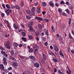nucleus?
Here are the masks:
<instances>
[{"label": "nucleus", "instance_id": "48", "mask_svg": "<svg viewBox=\"0 0 74 74\" xmlns=\"http://www.w3.org/2000/svg\"><path fill=\"white\" fill-rule=\"evenodd\" d=\"M6 47L8 49H10V48L11 47H10V46L8 45H6Z\"/></svg>", "mask_w": 74, "mask_h": 74}, {"label": "nucleus", "instance_id": "23", "mask_svg": "<svg viewBox=\"0 0 74 74\" xmlns=\"http://www.w3.org/2000/svg\"><path fill=\"white\" fill-rule=\"evenodd\" d=\"M34 53L35 55H36V54L38 53V50L37 49H35Z\"/></svg>", "mask_w": 74, "mask_h": 74}, {"label": "nucleus", "instance_id": "60", "mask_svg": "<svg viewBox=\"0 0 74 74\" xmlns=\"http://www.w3.org/2000/svg\"><path fill=\"white\" fill-rule=\"evenodd\" d=\"M55 5L56 6V7H59V5L58 3H55Z\"/></svg>", "mask_w": 74, "mask_h": 74}, {"label": "nucleus", "instance_id": "55", "mask_svg": "<svg viewBox=\"0 0 74 74\" xmlns=\"http://www.w3.org/2000/svg\"><path fill=\"white\" fill-rule=\"evenodd\" d=\"M0 49L1 50H4V48L3 47L1 46H0Z\"/></svg>", "mask_w": 74, "mask_h": 74}, {"label": "nucleus", "instance_id": "63", "mask_svg": "<svg viewBox=\"0 0 74 74\" xmlns=\"http://www.w3.org/2000/svg\"><path fill=\"white\" fill-rule=\"evenodd\" d=\"M2 6L3 7V8H5V5H4V4H2Z\"/></svg>", "mask_w": 74, "mask_h": 74}, {"label": "nucleus", "instance_id": "39", "mask_svg": "<svg viewBox=\"0 0 74 74\" xmlns=\"http://www.w3.org/2000/svg\"><path fill=\"white\" fill-rule=\"evenodd\" d=\"M33 52V49L32 48L30 49H29V52L31 53H32Z\"/></svg>", "mask_w": 74, "mask_h": 74}, {"label": "nucleus", "instance_id": "43", "mask_svg": "<svg viewBox=\"0 0 74 74\" xmlns=\"http://www.w3.org/2000/svg\"><path fill=\"white\" fill-rule=\"evenodd\" d=\"M4 22L5 23H6L7 25L9 23L8 21H7L6 20H4Z\"/></svg>", "mask_w": 74, "mask_h": 74}, {"label": "nucleus", "instance_id": "10", "mask_svg": "<svg viewBox=\"0 0 74 74\" xmlns=\"http://www.w3.org/2000/svg\"><path fill=\"white\" fill-rule=\"evenodd\" d=\"M44 32L45 34V35H46V36H48L49 34V32L48 30L45 29L44 30Z\"/></svg>", "mask_w": 74, "mask_h": 74}, {"label": "nucleus", "instance_id": "25", "mask_svg": "<svg viewBox=\"0 0 74 74\" xmlns=\"http://www.w3.org/2000/svg\"><path fill=\"white\" fill-rule=\"evenodd\" d=\"M11 55V56H13L14 55V52L12 50H11L10 51Z\"/></svg>", "mask_w": 74, "mask_h": 74}, {"label": "nucleus", "instance_id": "42", "mask_svg": "<svg viewBox=\"0 0 74 74\" xmlns=\"http://www.w3.org/2000/svg\"><path fill=\"white\" fill-rule=\"evenodd\" d=\"M26 12H27V14H30V10H26Z\"/></svg>", "mask_w": 74, "mask_h": 74}, {"label": "nucleus", "instance_id": "9", "mask_svg": "<svg viewBox=\"0 0 74 74\" xmlns=\"http://www.w3.org/2000/svg\"><path fill=\"white\" fill-rule=\"evenodd\" d=\"M36 19H37V20H38V21H41L43 20V19H42V18L41 17H38L37 16H36Z\"/></svg>", "mask_w": 74, "mask_h": 74}, {"label": "nucleus", "instance_id": "64", "mask_svg": "<svg viewBox=\"0 0 74 74\" xmlns=\"http://www.w3.org/2000/svg\"><path fill=\"white\" fill-rule=\"evenodd\" d=\"M62 14L63 15H64V16H66V13L64 12H63L62 13Z\"/></svg>", "mask_w": 74, "mask_h": 74}, {"label": "nucleus", "instance_id": "13", "mask_svg": "<svg viewBox=\"0 0 74 74\" xmlns=\"http://www.w3.org/2000/svg\"><path fill=\"white\" fill-rule=\"evenodd\" d=\"M48 54L51 55V56H53V55H54V53L52 52L51 51H48Z\"/></svg>", "mask_w": 74, "mask_h": 74}, {"label": "nucleus", "instance_id": "28", "mask_svg": "<svg viewBox=\"0 0 74 74\" xmlns=\"http://www.w3.org/2000/svg\"><path fill=\"white\" fill-rule=\"evenodd\" d=\"M36 10V8L35 7H33L31 10V12H34Z\"/></svg>", "mask_w": 74, "mask_h": 74}, {"label": "nucleus", "instance_id": "56", "mask_svg": "<svg viewBox=\"0 0 74 74\" xmlns=\"http://www.w3.org/2000/svg\"><path fill=\"white\" fill-rule=\"evenodd\" d=\"M46 13V12L43 11L42 12V14L43 15H44Z\"/></svg>", "mask_w": 74, "mask_h": 74}, {"label": "nucleus", "instance_id": "52", "mask_svg": "<svg viewBox=\"0 0 74 74\" xmlns=\"http://www.w3.org/2000/svg\"><path fill=\"white\" fill-rule=\"evenodd\" d=\"M26 17L27 19H30V17L28 16H26Z\"/></svg>", "mask_w": 74, "mask_h": 74}, {"label": "nucleus", "instance_id": "58", "mask_svg": "<svg viewBox=\"0 0 74 74\" xmlns=\"http://www.w3.org/2000/svg\"><path fill=\"white\" fill-rule=\"evenodd\" d=\"M45 61H44V60H42L41 61V63H43V64H44V63H45Z\"/></svg>", "mask_w": 74, "mask_h": 74}, {"label": "nucleus", "instance_id": "30", "mask_svg": "<svg viewBox=\"0 0 74 74\" xmlns=\"http://www.w3.org/2000/svg\"><path fill=\"white\" fill-rule=\"evenodd\" d=\"M41 10H40V8H37V13L38 14H39Z\"/></svg>", "mask_w": 74, "mask_h": 74}, {"label": "nucleus", "instance_id": "50", "mask_svg": "<svg viewBox=\"0 0 74 74\" xmlns=\"http://www.w3.org/2000/svg\"><path fill=\"white\" fill-rule=\"evenodd\" d=\"M3 62H6V61H7V59H6L5 58H4L3 59Z\"/></svg>", "mask_w": 74, "mask_h": 74}, {"label": "nucleus", "instance_id": "1", "mask_svg": "<svg viewBox=\"0 0 74 74\" xmlns=\"http://www.w3.org/2000/svg\"><path fill=\"white\" fill-rule=\"evenodd\" d=\"M12 66L15 69H16L17 68V67L18 66V62H14L12 63Z\"/></svg>", "mask_w": 74, "mask_h": 74}, {"label": "nucleus", "instance_id": "4", "mask_svg": "<svg viewBox=\"0 0 74 74\" xmlns=\"http://www.w3.org/2000/svg\"><path fill=\"white\" fill-rule=\"evenodd\" d=\"M13 8H15L16 10H20L21 7L18 5H16L13 7Z\"/></svg>", "mask_w": 74, "mask_h": 74}, {"label": "nucleus", "instance_id": "17", "mask_svg": "<svg viewBox=\"0 0 74 74\" xmlns=\"http://www.w3.org/2000/svg\"><path fill=\"white\" fill-rule=\"evenodd\" d=\"M5 6H6V7L8 9H10V8H11V7H10V5H9L8 4H6Z\"/></svg>", "mask_w": 74, "mask_h": 74}, {"label": "nucleus", "instance_id": "49", "mask_svg": "<svg viewBox=\"0 0 74 74\" xmlns=\"http://www.w3.org/2000/svg\"><path fill=\"white\" fill-rule=\"evenodd\" d=\"M44 21L46 22H49V20L48 19H44Z\"/></svg>", "mask_w": 74, "mask_h": 74}, {"label": "nucleus", "instance_id": "24", "mask_svg": "<svg viewBox=\"0 0 74 74\" xmlns=\"http://www.w3.org/2000/svg\"><path fill=\"white\" fill-rule=\"evenodd\" d=\"M34 24V22L33 21H31L29 24V26H33V24Z\"/></svg>", "mask_w": 74, "mask_h": 74}, {"label": "nucleus", "instance_id": "41", "mask_svg": "<svg viewBox=\"0 0 74 74\" xmlns=\"http://www.w3.org/2000/svg\"><path fill=\"white\" fill-rule=\"evenodd\" d=\"M19 56L20 57V58L21 59H25V57H24L20 55H19Z\"/></svg>", "mask_w": 74, "mask_h": 74}, {"label": "nucleus", "instance_id": "16", "mask_svg": "<svg viewBox=\"0 0 74 74\" xmlns=\"http://www.w3.org/2000/svg\"><path fill=\"white\" fill-rule=\"evenodd\" d=\"M42 4L43 7H45V6H47V3L45 2H42Z\"/></svg>", "mask_w": 74, "mask_h": 74}, {"label": "nucleus", "instance_id": "12", "mask_svg": "<svg viewBox=\"0 0 74 74\" xmlns=\"http://www.w3.org/2000/svg\"><path fill=\"white\" fill-rule=\"evenodd\" d=\"M12 68L11 67H10L8 68V69L6 70V72H8L9 71H10L11 70H12Z\"/></svg>", "mask_w": 74, "mask_h": 74}, {"label": "nucleus", "instance_id": "22", "mask_svg": "<svg viewBox=\"0 0 74 74\" xmlns=\"http://www.w3.org/2000/svg\"><path fill=\"white\" fill-rule=\"evenodd\" d=\"M29 14L31 16H34V15H35V14H34V12H30Z\"/></svg>", "mask_w": 74, "mask_h": 74}, {"label": "nucleus", "instance_id": "8", "mask_svg": "<svg viewBox=\"0 0 74 74\" xmlns=\"http://www.w3.org/2000/svg\"><path fill=\"white\" fill-rule=\"evenodd\" d=\"M0 69L2 70L3 71L4 70V65L3 64H0Z\"/></svg>", "mask_w": 74, "mask_h": 74}, {"label": "nucleus", "instance_id": "31", "mask_svg": "<svg viewBox=\"0 0 74 74\" xmlns=\"http://www.w3.org/2000/svg\"><path fill=\"white\" fill-rule=\"evenodd\" d=\"M38 27L40 29H42V25L40 24H39L38 25Z\"/></svg>", "mask_w": 74, "mask_h": 74}, {"label": "nucleus", "instance_id": "37", "mask_svg": "<svg viewBox=\"0 0 74 74\" xmlns=\"http://www.w3.org/2000/svg\"><path fill=\"white\" fill-rule=\"evenodd\" d=\"M65 4V3H64V2L63 1H62L60 2V4L61 5H63Z\"/></svg>", "mask_w": 74, "mask_h": 74}, {"label": "nucleus", "instance_id": "40", "mask_svg": "<svg viewBox=\"0 0 74 74\" xmlns=\"http://www.w3.org/2000/svg\"><path fill=\"white\" fill-rule=\"evenodd\" d=\"M3 64L4 66H7V62L6 61H4L3 62Z\"/></svg>", "mask_w": 74, "mask_h": 74}, {"label": "nucleus", "instance_id": "51", "mask_svg": "<svg viewBox=\"0 0 74 74\" xmlns=\"http://www.w3.org/2000/svg\"><path fill=\"white\" fill-rule=\"evenodd\" d=\"M65 4H66L67 5H70V3L69 2H66L65 3Z\"/></svg>", "mask_w": 74, "mask_h": 74}, {"label": "nucleus", "instance_id": "20", "mask_svg": "<svg viewBox=\"0 0 74 74\" xmlns=\"http://www.w3.org/2000/svg\"><path fill=\"white\" fill-rule=\"evenodd\" d=\"M39 32L38 31L35 32V36H39Z\"/></svg>", "mask_w": 74, "mask_h": 74}, {"label": "nucleus", "instance_id": "61", "mask_svg": "<svg viewBox=\"0 0 74 74\" xmlns=\"http://www.w3.org/2000/svg\"><path fill=\"white\" fill-rule=\"evenodd\" d=\"M71 52L72 53H74V50H71Z\"/></svg>", "mask_w": 74, "mask_h": 74}, {"label": "nucleus", "instance_id": "59", "mask_svg": "<svg viewBox=\"0 0 74 74\" xmlns=\"http://www.w3.org/2000/svg\"><path fill=\"white\" fill-rule=\"evenodd\" d=\"M44 35V32H42V34H40V36L41 37H42Z\"/></svg>", "mask_w": 74, "mask_h": 74}, {"label": "nucleus", "instance_id": "53", "mask_svg": "<svg viewBox=\"0 0 74 74\" xmlns=\"http://www.w3.org/2000/svg\"><path fill=\"white\" fill-rule=\"evenodd\" d=\"M44 45L45 46H48V43L47 42H45L44 43Z\"/></svg>", "mask_w": 74, "mask_h": 74}, {"label": "nucleus", "instance_id": "44", "mask_svg": "<svg viewBox=\"0 0 74 74\" xmlns=\"http://www.w3.org/2000/svg\"><path fill=\"white\" fill-rule=\"evenodd\" d=\"M71 19L69 18V25H70L71 24Z\"/></svg>", "mask_w": 74, "mask_h": 74}, {"label": "nucleus", "instance_id": "14", "mask_svg": "<svg viewBox=\"0 0 74 74\" xmlns=\"http://www.w3.org/2000/svg\"><path fill=\"white\" fill-rule=\"evenodd\" d=\"M29 30H31V31H32V32H35V30L34 29L33 27H32V26H29Z\"/></svg>", "mask_w": 74, "mask_h": 74}, {"label": "nucleus", "instance_id": "62", "mask_svg": "<svg viewBox=\"0 0 74 74\" xmlns=\"http://www.w3.org/2000/svg\"><path fill=\"white\" fill-rule=\"evenodd\" d=\"M0 26H1V27H4V26L2 24H0Z\"/></svg>", "mask_w": 74, "mask_h": 74}, {"label": "nucleus", "instance_id": "19", "mask_svg": "<svg viewBox=\"0 0 74 74\" xmlns=\"http://www.w3.org/2000/svg\"><path fill=\"white\" fill-rule=\"evenodd\" d=\"M10 58L11 59L13 60V61H16V59H15V58L14 57L11 56L10 57Z\"/></svg>", "mask_w": 74, "mask_h": 74}, {"label": "nucleus", "instance_id": "47", "mask_svg": "<svg viewBox=\"0 0 74 74\" xmlns=\"http://www.w3.org/2000/svg\"><path fill=\"white\" fill-rule=\"evenodd\" d=\"M1 15L2 17L3 18L4 17V16H5V14H4V13H2L1 14Z\"/></svg>", "mask_w": 74, "mask_h": 74}, {"label": "nucleus", "instance_id": "6", "mask_svg": "<svg viewBox=\"0 0 74 74\" xmlns=\"http://www.w3.org/2000/svg\"><path fill=\"white\" fill-rule=\"evenodd\" d=\"M52 1H50L49 3V4L50 6H51L52 8H53V7H55V5L53 3H52Z\"/></svg>", "mask_w": 74, "mask_h": 74}, {"label": "nucleus", "instance_id": "46", "mask_svg": "<svg viewBox=\"0 0 74 74\" xmlns=\"http://www.w3.org/2000/svg\"><path fill=\"white\" fill-rule=\"evenodd\" d=\"M35 6H37L38 5V2H36V3H34Z\"/></svg>", "mask_w": 74, "mask_h": 74}, {"label": "nucleus", "instance_id": "45", "mask_svg": "<svg viewBox=\"0 0 74 74\" xmlns=\"http://www.w3.org/2000/svg\"><path fill=\"white\" fill-rule=\"evenodd\" d=\"M22 34L23 37H25V36H26V33L24 32H23Z\"/></svg>", "mask_w": 74, "mask_h": 74}, {"label": "nucleus", "instance_id": "32", "mask_svg": "<svg viewBox=\"0 0 74 74\" xmlns=\"http://www.w3.org/2000/svg\"><path fill=\"white\" fill-rule=\"evenodd\" d=\"M22 39L23 40V41H24L25 42H26L27 41H26V38L23 37L22 38Z\"/></svg>", "mask_w": 74, "mask_h": 74}, {"label": "nucleus", "instance_id": "15", "mask_svg": "<svg viewBox=\"0 0 74 74\" xmlns=\"http://www.w3.org/2000/svg\"><path fill=\"white\" fill-rule=\"evenodd\" d=\"M34 66L36 67H39V66H40V64H39L37 62L35 63L34 64Z\"/></svg>", "mask_w": 74, "mask_h": 74}, {"label": "nucleus", "instance_id": "5", "mask_svg": "<svg viewBox=\"0 0 74 74\" xmlns=\"http://www.w3.org/2000/svg\"><path fill=\"white\" fill-rule=\"evenodd\" d=\"M1 53L3 55H4L5 57H7L8 56V55H7V54H6L5 53V51H1Z\"/></svg>", "mask_w": 74, "mask_h": 74}, {"label": "nucleus", "instance_id": "18", "mask_svg": "<svg viewBox=\"0 0 74 74\" xmlns=\"http://www.w3.org/2000/svg\"><path fill=\"white\" fill-rule=\"evenodd\" d=\"M20 5L22 7H23L24 6V2L22 1H21L20 3Z\"/></svg>", "mask_w": 74, "mask_h": 74}, {"label": "nucleus", "instance_id": "54", "mask_svg": "<svg viewBox=\"0 0 74 74\" xmlns=\"http://www.w3.org/2000/svg\"><path fill=\"white\" fill-rule=\"evenodd\" d=\"M35 39L37 41H39V38L38 37H36L35 38Z\"/></svg>", "mask_w": 74, "mask_h": 74}, {"label": "nucleus", "instance_id": "3", "mask_svg": "<svg viewBox=\"0 0 74 74\" xmlns=\"http://www.w3.org/2000/svg\"><path fill=\"white\" fill-rule=\"evenodd\" d=\"M53 47L54 50L56 51V52H58V51H59V49L56 44H55L53 45Z\"/></svg>", "mask_w": 74, "mask_h": 74}, {"label": "nucleus", "instance_id": "11", "mask_svg": "<svg viewBox=\"0 0 74 74\" xmlns=\"http://www.w3.org/2000/svg\"><path fill=\"white\" fill-rule=\"evenodd\" d=\"M59 54L60 56H61L64 57V54H63V53L62 51L61 50H60L59 51Z\"/></svg>", "mask_w": 74, "mask_h": 74}, {"label": "nucleus", "instance_id": "26", "mask_svg": "<svg viewBox=\"0 0 74 74\" xmlns=\"http://www.w3.org/2000/svg\"><path fill=\"white\" fill-rule=\"evenodd\" d=\"M28 37L29 38L30 40H32L33 39V36H32V35H29L28 36Z\"/></svg>", "mask_w": 74, "mask_h": 74}, {"label": "nucleus", "instance_id": "2", "mask_svg": "<svg viewBox=\"0 0 74 74\" xmlns=\"http://www.w3.org/2000/svg\"><path fill=\"white\" fill-rule=\"evenodd\" d=\"M5 12L6 13L7 15L8 16L10 15V14L12 12V10L10 9H8L5 11Z\"/></svg>", "mask_w": 74, "mask_h": 74}, {"label": "nucleus", "instance_id": "29", "mask_svg": "<svg viewBox=\"0 0 74 74\" xmlns=\"http://www.w3.org/2000/svg\"><path fill=\"white\" fill-rule=\"evenodd\" d=\"M13 27L15 29H17L18 28L17 27V26H16V24H15V23L14 24H13Z\"/></svg>", "mask_w": 74, "mask_h": 74}, {"label": "nucleus", "instance_id": "35", "mask_svg": "<svg viewBox=\"0 0 74 74\" xmlns=\"http://www.w3.org/2000/svg\"><path fill=\"white\" fill-rule=\"evenodd\" d=\"M58 11L60 13H62V10L61 8H59L58 10Z\"/></svg>", "mask_w": 74, "mask_h": 74}, {"label": "nucleus", "instance_id": "38", "mask_svg": "<svg viewBox=\"0 0 74 74\" xmlns=\"http://www.w3.org/2000/svg\"><path fill=\"white\" fill-rule=\"evenodd\" d=\"M53 61L54 62H58V60H57V59H56L53 58Z\"/></svg>", "mask_w": 74, "mask_h": 74}, {"label": "nucleus", "instance_id": "33", "mask_svg": "<svg viewBox=\"0 0 74 74\" xmlns=\"http://www.w3.org/2000/svg\"><path fill=\"white\" fill-rule=\"evenodd\" d=\"M65 11L68 14H70V12H69V10L68 9H67L65 10Z\"/></svg>", "mask_w": 74, "mask_h": 74}, {"label": "nucleus", "instance_id": "36", "mask_svg": "<svg viewBox=\"0 0 74 74\" xmlns=\"http://www.w3.org/2000/svg\"><path fill=\"white\" fill-rule=\"evenodd\" d=\"M45 39H46V38L45 37H41V39L42 40V41H43L45 42Z\"/></svg>", "mask_w": 74, "mask_h": 74}, {"label": "nucleus", "instance_id": "21", "mask_svg": "<svg viewBox=\"0 0 74 74\" xmlns=\"http://www.w3.org/2000/svg\"><path fill=\"white\" fill-rule=\"evenodd\" d=\"M31 59H32L33 60H36V58L33 56H31L30 57Z\"/></svg>", "mask_w": 74, "mask_h": 74}, {"label": "nucleus", "instance_id": "27", "mask_svg": "<svg viewBox=\"0 0 74 74\" xmlns=\"http://www.w3.org/2000/svg\"><path fill=\"white\" fill-rule=\"evenodd\" d=\"M13 45L14 47H18V46L19 45H18V44L14 42L13 44Z\"/></svg>", "mask_w": 74, "mask_h": 74}, {"label": "nucleus", "instance_id": "7", "mask_svg": "<svg viewBox=\"0 0 74 74\" xmlns=\"http://www.w3.org/2000/svg\"><path fill=\"white\" fill-rule=\"evenodd\" d=\"M42 56L43 59L44 60H47V57L45 55V54H43Z\"/></svg>", "mask_w": 74, "mask_h": 74}, {"label": "nucleus", "instance_id": "34", "mask_svg": "<svg viewBox=\"0 0 74 74\" xmlns=\"http://www.w3.org/2000/svg\"><path fill=\"white\" fill-rule=\"evenodd\" d=\"M68 36H69V38H70V39H72V38H73V37L72 36H71V34H70V33L69 34Z\"/></svg>", "mask_w": 74, "mask_h": 74}, {"label": "nucleus", "instance_id": "57", "mask_svg": "<svg viewBox=\"0 0 74 74\" xmlns=\"http://www.w3.org/2000/svg\"><path fill=\"white\" fill-rule=\"evenodd\" d=\"M7 26L9 29H11V27H10V25L8 24H7Z\"/></svg>", "mask_w": 74, "mask_h": 74}]
</instances>
